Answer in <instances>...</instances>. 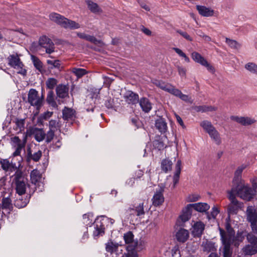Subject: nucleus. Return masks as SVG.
<instances>
[{
	"label": "nucleus",
	"mask_w": 257,
	"mask_h": 257,
	"mask_svg": "<svg viewBox=\"0 0 257 257\" xmlns=\"http://www.w3.org/2000/svg\"><path fill=\"white\" fill-rule=\"evenodd\" d=\"M164 192V187L159 186V189H157L154 195L152 200L153 205L155 206H159L164 202V197L163 192Z\"/></svg>",
	"instance_id": "6"
},
{
	"label": "nucleus",
	"mask_w": 257,
	"mask_h": 257,
	"mask_svg": "<svg viewBox=\"0 0 257 257\" xmlns=\"http://www.w3.org/2000/svg\"><path fill=\"white\" fill-rule=\"evenodd\" d=\"M23 195H18L17 199L14 201V206L18 208H22L27 206L29 202L31 195H27L25 197L22 196Z\"/></svg>",
	"instance_id": "10"
},
{
	"label": "nucleus",
	"mask_w": 257,
	"mask_h": 257,
	"mask_svg": "<svg viewBox=\"0 0 257 257\" xmlns=\"http://www.w3.org/2000/svg\"><path fill=\"white\" fill-rule=\"evenodd\" d=\"M71 71L78 79L82 77L84 75L88 73V72L85 69L75 67L73 68Z\"/></svg>",
	"instance_id": "42"
},
{
	"label": "nucleus",
	"mask_w": 257,
	"mask_h": 257,
	"mask_svg": "<svg viewBox=\"0 0 257 257\" xmlns=\"http://www.w3.org/2000/svg\"><path fill=\"white\" fill-rule=\"evenodd\" d=\"M80 27V25L79 24L76 23V22L69 20H68L67 22L66 27L65 29H70L71 30H74L79 29Z\"/></svg>",
	"instance_id": "52"
},
{
	"label": "nucleus",
	"mask_w": 257,
	"mask_h": 257,
	"mask_svg": "<svg viewBox=\"0 0 257 257\" xmlns=\"http://www.w3.org/2000/svg\"><path fill=\"white\" fill-rule=\"evenodd\" d=\"M222 236V243L223 245V257H231L232 254V250L230 248V245L232 241H229L228 240H226Z\"/></svg>",
	"instance_id": "11"
},
{
	"label": "nucleus",
	"mask_w": 257,
	"mask_h": 257,
	"mask_svg": "<svg viewBox=\"0 0 257 257\" xmlns=\"http://www.w3.org/2000/svg\"><path fill=\"white\" fill-rule=\"evenodd\" d=\"M47 102L54 108H57L58 105L54 99V93L53 90H50L46 97Z\"/></svg>",
	"instance_id": "35"
},
{
	"label": "nucleus",
	"mask_w": 257,
	"mask_h": 257,
	"mask_svg": "<svg viewBox=\"0 0 257 257\" xmlns=\"http://www.w3.org/2000/svg\"><path fill=\"white\" fill-rule=\"evenodd\" d=\"M105 250L107 252L112 254L118 251L119 244L118 243L113 242L111 239H109L107 243L105 244Z\"/></svg>",
	"instance_id": "22"
},
{
	"label": "nucleus",
	"mask_w": 257,
	"mask_h": 257,
	"mask_svg": "<svg viewBox=\"0 0 257 257\" xmlns=\"http://www.w3.org/2000/svg\"><path fill=\"white\" fill-rule=\"evenodd\" d=\"M200 126L208 134L215 130V127L212 124L211 122L208 120H203L200 123Z\"/></svg>",
	"instance_id": "36"
},
{
	"label": "nucleus",
	"mask_w": 257,
	"mask_h": 257,
	"mask_svg": "<svg viewBox=\"0 0 257 257\" xmlns=\"http://www.w3.org/2000/svg\"><path fill=\"white\" fill-rule=\"evenodd\" d=\"M235 120L243 125H248L252 124L254 120L247 117H235Z\"/></svg>",
	"instance_id": "37"
},
{
	"label": "nucleus",
	"mask_w": 257,
	"mask_h": 257,
	"mask_svg": "<svg viewBox=\"0 0 257 257\" xmlns=\"http://www.w3.org/2000/svg\"><path fill=\"white\" fill-rule=\"evenodd\" d=\"M153 146L159 151L162 150L166 148L164 143L161 140H155L153 141Z\"/></svg>",
	"instance_id": "57"
},
{
	"label": "nucleus",
	"mask_w": 257,
	"mask_h": 257,
	"mask_svg": "<svg viewBox=\"0 0 257 257\" xmlns=\"http://www.w3.org/2000/svg\"><path fill=\"white\" fill-rule=\"evenodd\" d=\"M189 236L187 230L181 228L176 233V238L178 241L184 243L187 241Z\"/></svg>",
	"instance_id": "13"
},
{
	"label": "nucleus",
	"mask_w": 257,
	"mask_h": 257,
	"mask_svg": "<svg viewBox=\"0 0 257 257\" xmlns=\"http://www.w3.org/2000/svg\"><path fill=\"white\" fill-rule=\"evenodd\" d=\"M8 60V64L15 69H18L19 67L24 66V64L21 61L18 54L10 55L7 58Z\"/></svg>",
	"instance_id": "9"
},
{
	"label": "nucleus",
	"mask_w": 257,
	"mask_h": 257,
	"mask_svg": "<svg viewBox=\"0 0 257 257\" xmlns=\"http://www.w3.org/2000/svg\"><path fill=\"white\" fill-rule=\"evenodd\" d=\"M196 9L199 14L203 17H208L213 16L214 11L210 8L203 6H197Z\"/></svg>",
	"instance_id": "16"
},
{
	"label": "nucleus",
	"mask_w": 257,
	"mask_h": 257,
	"mask_svg": "<svg viewBox=\"0 0 257 257\" xmlns=\"http://www.w3.org/2000/svg\"><path fill=\"white\" fill-rule=\"evenodd\" d=\"M77 36L80 39L85 40L95 45L101 43V40H97L94 36L86 34L84 33L77 32Z\"/></svg>",
	"instance_id": "20"
},
{
	"label": "nucleus",
	"mask_w": 257,
	"mask_h": 257,
	"mask_svg": "<svg viewBox=\"0 0 257 257\" xmlns=\"http://www.w3.org/2000/svg\"><path fill=\"white\" fill-rule=\"evenodd\" d=\"M53 112L46 111L41 114L37 118V124L39 126L43 125L44 120H47L51 117L53 114Z\"/></svg>",
	"instance_id": "32"
},
{
	"label": "nucleus",
	"mask_w": 257,
	"mask_h": 257,
	"mask_svg": "<svg viewBox=\"0 0 257 257\" xmlns=\"http://www.w3.org/2000/svg\"><path fill=\"white\" fill-rule=\"evenodd\" d=\"M155 126L161 133H165L167 130V122L163 117H160L156 120Z\"/></svg>",
	"instance_id": "19"
},
{
	"label": "nucleus",
	"mask_w": 257,
	"mask_h": 257,
	"mask_svg": "<svg viewBox=\"0 0 257 257\" xmlns=\"http://www.w3.org/2000/svg\"><path fill=\"white\" fill-rule=\"evenodd\" d=\"M225 228L226 230V232L221 228L219 227V230L220 235V239L222 240V236H223L224 239L228 240L229 241H232V238L234 237L235 231L231 227L230 222L225 223Z\"/></svg>",
	"instance_id": "4"
},
{
	"label": "nucleus",
	"mask_w": 257,
	"mask_h": 257,
	"mask_svg": "<svg viewBox=\"0 0 257 257\" xmlns=\"http://www.w3.org/2000/svg\"><path fill=\"white\" fill-rule=\"evenodd\" d=\"M241 207H238L236 206H233L229 204L227 208V212L229 214H237L239 209H241Z\"/></svg>",
	"instance_id": "58"
},
{
	"label": "nucleus",
	"mask_w": 257,
	"mask_h": 257,
	"mask_svg": "<svg viewBox=\"0 0 257 257\" xmlns=\"http://www.w3.org/2000/svg\"><path fill=\"white\" fill-rule=\"evenodd\" d=\"M2 168L5 171L8 170L11 165L7 159H3L0 161Z\"/></svg>",
	"instance_id": "62"
},
{
	"label": "nucleus",
	"mask_w": 257,
	"mask_h": 257,
	"mask_svg": "<svg viewBox=\"0 0 257 257\" xmlns=\"http://www.w3.org/2000/svg\"><path fill=\"white\" fill-rule=\"evenodd\" d=\"M192 235L194 237H200L205 229V224L201 221H197L193 225Z\"/></svg>",
	"instance_id": "8"
},
{
	"label": "nucleus",
	"mask_w": 257,
	"mask_h": 257,
	"mask_svg": "<svg viewBox=\"0 0 257 257\" xmlns=\"http://www.w3.org/2000/svg\"><path fill=\"white\" fill-rule=\"evenodd\" d=\"M28 95V102L32 106H35L36 107L37 112L34 114V116H36L38 114L39 110L43 105L44 96L42 95L40 98L38 92L36 89L33 88L29 90Z\"/></svg>",
	"instance_id": "2"
},
{
	"label": "nucleus",
	"mask_w": 257,
	"mask_h": 257,
	"mask_svg": "<svg viewBox=\"0 0 257 257\" xmlns=\"http://www.w3.org/2000/svg\"><path fill=\"white\" fill-rule=\"evenodd\" d=\"M93 214L91 212H88L84 214L83 215V223L85 224L86 226H91V225L94 224V222H93Z\"/></svg>",
	"instance_id": "38"
},
{
	"label": "nucleus",
	"mask_w": 257,
	"mask_h": 257,
	"mask_svg": "<svg viewBox=\"0 0 257 257\" xmlns=\"http://www.w3.org/2000/svg\"><path fill=\"white\" fill-rule=\"evenodd\" d=\"M173 163L171 160L169 159H165L162 160L161 163V168L163 172L165 173L171 171Z\"/></svg>",
	"instance_id": "28"
},
{
	"label": "nucleus",
	"mask_w": 257,
	"mask_h": 257,
	"mask_svg": "<svg viewBox=\"0 0 257 257\" xmlns=\"http://www.w3.org/2000/svg\"><path fill=\"white\" fill-rule=\"evenodd\" d=\"M192 209L188 204L182 211V214L179 216V218L183 222L188 221L192 215Z\"/></svg>",
	"instance_id": "14"
},
{
	"label": "nucleus",
	"mask_w": 257,
	"mask_h": 257,
	"mask_svg": "<svg viewBox=\"0 0 257 257\" xmlns=\"http://www.w3.org/2000/svg\"><path fill=\"white\" fill-rule=\"evenodd\" d=\"M53 43L52 40L46 36L41 37L39 41V45L43 48L47 47Z\"/></svg>",
	"instance_id": "44"
},
{
	"label": "nucleus",
	"mask_w": 257,
	"mask_h": 257,
	"mask_svg": "<svg viewBox=\"0 0 257 257\" xmlns=\"http://www.w3.org/2000/svg\"><path fill=\"white\" fill-rule=\"evenodd\" d=\"M16 191L18 195H24L26 193V185L24 181H17L15 183Z\"/></svg>",
	"instance_id": "31"
},
{
	"label": "nucleus",
	"mask_w": 257,
	"mask_h": 257,
	"mask_svg": "<svg viewBox=\"0 0 257 257\" xmlns=\"http://www.w3.org/2000/svg\"><path fill=\"white\" fill-rule=\"evenodd\" d=\"M231 189L238 197L247 201H250L256 194V191L252 190L251 187L245 186L243 182L232 186Z\"/></svg>",
	"instance_id": "1"
},
{
	"label": "nucleus",
	"mask_w": 257,
	"mask_h": 257,
	"mask_svg": "<svg viewBox=\"0 0 257 257\" xmlns=\"http://www.w3.org/2000/svg\"><path fill=\"white\" fill-rule=\"evenodd\" d=\"M245 68L251 73L257 75V65L253 63H248L245 65Z\"/></svg>",
	"instance_id": "55"
},
{
	"label": "nucleus",
	"mask_w": 257,
	"mask_h": 257,
	"mask_svg": "<svg viewBox=\"0 0 257 257\" xmlns=\"http://www.w3.org/2000/svg\"><path fill=\"white\" fill-rule=\"evenodd\" d=\"M2 207L3 209H9L10 211L13 210V204L12 200L9 197H3L2 200Z\"/></svg>",
	"instance_id": "40"
},
{
	"label": "nucleus",
	"mask_w": 257,
	"mask_h": 257,
	"mask_svg": "<svg viewBox=\"0 0 257 257\" xmlns=\"http://www.w3.org/2000/svg\"><path fill=\"white\" fill-rule=\"evenodd\" d=\"M227 193L228 194V198L230 201V203L229 204L236 206L238 207L242 208L243 204L237 200L236 198V196L237 195L235 194V192L234 191H232V189H231L230 190L227 191Z\"/></svg>",
	"instance_id": "15"
},
{
	"label": "nucleus",
	"mask_w": 257,
	"mask_h": 257,
	"mask_svg": "<svg viewBox=\"0 0 257 257\" xmlns=\"http://www.w3.org/2000/svg\"><path fill=\"white\" fill-rule=\"evenodd\" d=\"M245 255H252L257 253V245L246 244L242 249Z\"/></svg>",
	"instance_id": "27"
},
{
	"label": "nucleus",
	"mask_w": 257,
	"mask_h": 257,
	"mask_svg": "<svg viewBox=\"0 0 257 257\" xmlns=\"http://www.w3.org/2000/svg\"><path fill=\"white\" fill-rule=\"evenodd\" d=\"M219 213V210H218V209L216 207L214 206L212 208V211L210 214L208 212H206V214H207V218L208 219V220H210L211 218H216V216L218 215Z\"/></svg>",
	"instance_id": "53"
},
{
	"label": "nucleus",
	"mask_w": 257,
	"mask_h": 257,
	"mask_svg": "<svg viewBox=\"0 0 257 257\" xmlns=\"http://www.w3.org/2000/svg\"><path fill=\"white\" fill-rule=\"evenodd\" d=\"M247 233V232L246 231H238L235 236V239L240 242L242 241Z\"/></svg>",
	"instance_id": "64"
},
{
	"label": "nucleus",
	"mask_w": 257,
	"mask_h": 257,
	"mask_svg": "<svg viewBox=\"0 0 257 257\" xmlns=\"http://www.w3.org/2000/svg\"><path fill=\"white\" fill-rule=\"evenodd\" d=\"M61 17L62 15L56 13H52L49 15L50 19L56 24L59 21V19H61Z\"/></svg>",
	"instance_id": "59"
},
{
	"label": "nucleus",
	"mask_w": 257,
	"mask_h": 257,
	"mask_svg": "<svg viewBox=\"0 0 257 257\" xmlns=\"http://www.w3.org/2000/svg\"><path fill=\"white\" fill-rule=\"evenodd\" d=\"M31 181L32 184H36L41 179V175L39 171L34 169L31 171L30 174Z\"/></svg>",
	"instance_id": "34"
},
{
	"label": "nucleus",
	"mask_w": 257,
	"mask_h": 257,
	"mask_svg": "<svg viewBox=\"0 0 257 257\" xmlns=\"http://www.w3.org/2000/svg\"><path fill=\"white\" fill-rule=\"evenodd\" d=\"M181 170V161L178 160L175 165V173L173 176V183L174 186L177 184L179 180Z\"/></svg>",
	"instance_id": "29"
},
{
	"label": "nucleus",
	"mask_w": 257,
	"mask_h": 257,
	"mask_svg": "<svg viewBox=\"0 0 257 257\" xmlns=\"http://www.w3.org/2000/svg\"><path fill=\"white\" fill-rule=\"evenodd\" d=\"M139 104L143 111L148 113L152 109V104L146 97H142L139 100Z\"/></svg>",
	"instance_id": "21"
},
{
	"label": "nucleus",
	"mask_w": 257,
	"mask_h": 257,
	"mask_svg": "<svg viewBox=\"0 0 257 257\" xmlns=\"http://www.w3.org/2000/svg\"><path fill=\"white\" fill-rule=\"evenodd\" d=\"M131 122L137 128L141 127L142 125V122L137 116H135L131 118Z\"/></svg>",
	"instance_id": "60"
},
{
	"label": "nucleus",
	"mask_w": 257,
	"mask_h": 257,
	"mask_svg": "<svg viewBox=\"0 0 257 257\" xmlns=\"http://www.w3.org/2000/svg\"><path fill=\"white\" fill-rule=\"evenodd\" d=\"M254 233L249 232L246 234L247 242L250 244L257 245V236L255 235Z\"/></svg>",
	"instance_id": "49"
},
{
	"label": "nucleus",
	"mask_w": 257,
	"mask_h": 257,
	"mask_svg": "<svg viewBox=\"0 0 257 257\" xmlns=\"http://www.w3.org/2000/svg\"><path fill=\"white\" fill-rule=\"evenodd\" d=\"M55 131L50 130L46 134V142L47 143H50L53 139L55 136Z\"/></svg>",
	"instance_id": "61"
},
{
	"label": "nucleus",
	"mask_w": 257,
	"mask_h": 257,
	"mask_svg": "<svg viewBox=\"0 0 257 257\" xmlns=\"http://www.w3.org/2000/svg\"><path fill=\"white\" fill-rule=\"evenodd\" d=\"M134 235L131 231H128L123 235V239L125 243L130 244H134V243H138V242L134 241Z\"/></svg>",
	"instance_id": "39"
},
{
	"label": "nucleus",
	"mask_w": 257,
	"mask_h": 257,
	"mask_svg": "<svg viewBox=\"0 0 257 257\" xmlns=\"http://www.w3.org/2000/svg\"><path fill=\"white\" fill-rule=\"evenodd\" d=\"M225 42L231 48L238 49L240 47V44L235 40L226 38Z\"/></svg>",
	"instance_id": "54"
},
{
	"label": "nucleus",
	"mask_w": 257,
	"mask_h": 257,
	"mask_svg": "<svg viewBox=\"0 0 257 257\" xmlns=\"http://www.w3.org/2000/svg\"><path fill=\"white\" fill-rule=\"evenodd\" d=\"M101 219L99 220L98 217L95 220V225H98L99 228H105V224L108 222V218L104 216H101Z\"/></svg>",
	"instance_id": "46"
},
{
	"label": "nucleus",
	"mask_w": 257,
	"mask_h": 257,
	"mask_svg": "<svg viewBox=\"0 0 257 257\" xmlns=\"http://www.w3.org/2000/svg\"><path fill=\"white\" fill-rule=\"evenodd\" d=\"M127 211L131 212L135 211L136 212V215L138 216L144 215L145 212L144 209V203H140L138 206H134V208L130 207L128 208Z\"/></svg>",
	"instance_id": "33"
},
{
	"label": "nucleus",
	"mask_w": 257,
	"mask_h": 257,
	"mask_svg": "<svg viewBox=\"0 0 257 257\" xmlns=\"http://www.w3.org/2000/svg\"><path fill=\"white\" fill-rule=\"evenodd\" d=\"M85 2L87 5L88 9L92 13L98 14L102 12V9L97 4L94 3L91 0H86Z\"/></svg>",
	"instance_id": "24"
},
{
	"label": "nucleus",
	"mask_w": 257,
	"mask_h": 257,
	"mask_svg": "<svg viewBox=\"0 0 257 257\" xmlns=\"http://www.w3.org/2000/svg\"><path fill=\"white\" fill-rule=\"evenodd\" d=\"M123 98L127 103L132 105H136L140 100L139 95L131 90L126 91Z\"/></svg>",
	"instance_id": "7"
},
{
	"label": "nucleus",
	"mask_w": 257,
	"mask_h": 257,
	"mask_svg": "<svg viewBox=\"0 0 257 257\" xmlns=\"http://www.w3.org/2000/svg\"><path fill=\"white\" fill-rule=\"evenodd\" d=\"M95 229L93 232V235L95 239L98 238L100 236H103L105 233V228H99L97 225H95Z\"/></svg>",
	"instance_id": "48"
},
{
	"label": "nucleus",
	"mask_w": 257,
	"mask_h": 257,
	"mask_svg": "<svg viewBox=\"0 0 257 257\" xmlns=\"http://www.w3.org/2000/svg\"><path fill=\"white\" fill-rule=\"evenodd\" d=\"M57 127L58 128H60V126L58 125V122L55 120L51 119L49 121V130L55 131Z\"/></svg>",
	"instance_id": "63"
},
{
	"label": "nucleus",
	"mask_w": 257,
	"mask_h": 257,
	"mask_svg": "<svg viewBox=\"0 0 257 257\" xmlns=\"http://www.w3.org/2000/svg\"><path fill=\"white\" fill-rule=\"evenodd\" d=\"M57 80L54 78H49L46 81V85L47 88L52 90L57 85Z\"/></svg>",
	"instance_id": "50"
},
{
	"label": "nucleus",
	"mask_w": 257,
	"mask_h": 257,
	"mask_svg": "<svg viewBox=\"0 0 257 257\" xmlns=\"http://www.w3.org/2000/svg\"><path fill=\"white\" fill-rule=\"evenodd\" d=\"M247 220L250 223L252 231L257 233V207L252 206L247 207L246 211Z\"/></svg>",
	"instance_id": "3"
},
{
	"label": "nucleus",
	"mask_w": 257,
	"mask_h": 257,
	"mask_svg": "<svg viewBox=\"0 0 257 257\" xmlns=\"http://www.w3.org/2000/svg\"><path fill=\"white\" fill-rule=\"evenodd\" d=\"M75 111L71 108L65 106L62 110V117L64 120H68L74 117Z\"/></svg>",
	"instance_id": "26"
},
{
	"label": "nucleus",
	"mask_w": 257,
	"mask_h": 257,
	"mask_svg": "<svg viewBox=\"0 0 257 257\" xmlns=\"http://www.w3.org/2000/svg\"><path fill=\"white\" fill-rule=\"evenodd\" d=\"M36 130L37 132L35 135V139L37 142H40L45 139L46 134L42 128H36Z\"/></svg>",
	"instance_id": "47"
},
{
	"label": "nucleus",
	"mask_w": 257,
	"mask_h": 257,
	"mask_svg": "<svg viewBox=\"0 0 257 257\" xmlns=\"http://www.w3.org/2000/svg\"><path fill=\"white\" fill-rule=\"evenodd\" d=\"M191 209L193 208L197 211L200 212H206L209 209V205L206 203L198 202L194 204H189Z\"/></svg>",
	"instance_id": "17"
},
{
	"label": "nucleus",
	"mask_w": 257,
	"mask_h": 257,
	"mask_svg": "<svg viewBox=\"0 0 257 257\" xmlns=\"http://www.w3.org/2000/svg\"><path fill=\"white\" fill-rule=\"evenodd\" d=\"M191 57L194 61L201 65L204 64L203 63H206V60L198 52H193L191 54Z\"/></svg>",
	"instance_id": "43"
},
{
	"label": "nucleus",
	"mask_w": 257,
	"mask_h": 257,
	"mask_svg": "<svg viewBox=\"0 0 257 257\" xmlns=\"http://www.w3.org/2000/svg\"><path fill=\"white\" fill-rule=\"evenodd\" d=\"M27 141V136H25L23 139V142L22 144H20L17 146L16 151L13 153V156L16 157L17 156H19L21 154V151L22 149H23L25 146Z\"/></svg>",
	"instance_id": "51"
},
{
	"label": "nucleus",
	"mask_w": 257,
	"mask_h": 257,
	"mask_svg": "<svg viewBox=\"0 0 257 257\" xmlns=\"http://www.w3.org/2000/svg\"><path fill=\"white\" fill-rule=\"evenodd\" d=\"M138 248L142 249L138 245V243H134V244L128 245L126 247L127 252L125 254L126 257H138V254L136 251V249Z\"/></svg>",
	"instance_id": "18"
},
{
	"label": "nucleus",
	"mask_w": 257,
	"mask_h": 257,
	"mask_svg": "<svg viewBox=\"0 0 257 257\" xmlns=\"http://www.w3.org/2000/svg\"><path fill=\"white\" fill-rule=\"evenodd\" d=\"M192 109L195 111L199 112H206L208 111H213L217 110V107L212 106L209 105H199V106H193L192 107Z\"/></svg>",
	"instance_id": "25"
},
{
	"label": "nucleus",
	"mask_w": 257,
	"mask_h": 257,
	"mask_svg": "<svg viewBox=\"0 0 257 257\" xmlns=\"http://www.w3.org/2000/svg\"><path fill=\"white\" fill-rule=\"evenodd\" d=\"M208 134L216 145H219L221 144V139L219 133L216 129L209 133Z\"/></svg>",
	"instance_id": "41"
},
{
	"label": "nucleus",
	"mask_w": 257,
	"mask_h": 257,
	"mask_svg": "<svg viewBox=\"0 0 257 257\" xmlns=\"http://www.w3.org/2000/svg\"><path fill=\"white\" fill-rule=\"evenodd\" d=\"M104 104L108 109H114L115 108L114 99L110 96L106 97Z\"/></svg>",
	"instance_id": "56"
},
{
	"label": "nucleus",
	"mask_w": 257,
	"mask_h": 257,
	"mask_svg": "<svg viewBox=\"0 0 257 257\" xmlns=\"http://www.w3.org/2000/svg\"><path fill=\"white\" fill-rule=\"evenodd\" d=\"M56 92L57 97L59 99L57 100V101L59 104L63 103L64 101L60 99H64L66 98H69V87L67 85H64L62 84H59L56 86Z\"/></svg>",
	"instance_id": "5"
},
{
	"label": "nucleus",
	"mask_w": 257,
	"mask_h": 257,
	"mask_svg": "<svg viewBox=\"0 0 257 257\" xmlns=\"http://www.w3.org/2000/svg\"><path fill=\"white\" fill-rule=\"evenodd\" d=\"M246 168V166L242 165L237 168L234 172V177L232 180V186L242 183L241 180V174L243 170Z\"/></svg>",
	"instance_id": "12"
},
{
	"label": "nucleus",
	"mask_w": 257,
	"mask_h": 257,
	"mask_svg": "<svg viewBox=\"0 0 257 257\" xmlns=\"http://www.w3.org/2000/svg\"><path fill=\"white\" fill-rule=\"evenodd\" d=\"M47 63L49 65L48 69L49 70H52L54 68H57L59 70H60L61 63L60 61L59 60H47Z\"/></svg>",
	"instance_id": "45"
},
{
	"label": "nucleus",
	"mask_w": 257,
	"mask_h": 257,
	"mask_svg": "<svg viewBox=\"0 0 257 257\" xmlns=\"http://www.w3.org/2000/svg\"><path fill=\"white\" fill-rule=\"evenodd\" d=\"M202 247H203V251L204 252H214V251H216L215 243L208 240L202 242Z\"/></svg>",
	"instance_id": "23"
},
{
	"label": "nucleus",
	"mask_w": 257,
	"mask_h": 257,
	"mask_svg": "<svg viewBox=\"0 0 257 257\" xmlns=\"http://www.w3.org/2000/svg\"><path fill=\"white\" fill-rule=\"evenodd\" d=\"M31 58L36 69L41 73H44L45 70L43 69V65L41 60L37 57L33 55L31 56Z\"/></svg>",
	"instance_id": "30"
}]
</instances>
